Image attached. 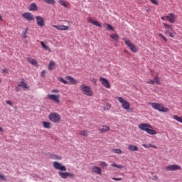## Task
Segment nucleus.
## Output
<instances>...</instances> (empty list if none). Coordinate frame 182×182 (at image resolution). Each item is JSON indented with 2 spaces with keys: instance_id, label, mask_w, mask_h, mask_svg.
Segmentation results:
<instances>
[{
  "instance_id": "aec40b11",
  "label": "nucleus",
  "mask_w": 182,
  "mask_h": 182,
  "mask_svg": "<svg viewBox=\"0 0 182 182\" xmlns=\"http://www.w3.org/2000/svg\"><path fill=\"white\" fill-rule=\"evenodd\" d=\"M27 62L31 63V65H33V66H38V61L31 58H27Z\"/></svg>"
},
{
  "instance_id": "423d86ee",
  "label": "nucleus",
  "mask_w": 182,
  "mask_h": 182,
  "mask_svg": "<svg viewBox=\"0 0 182 182\" xmlns=\"http://www.w3.org/2000/svg\"><path fill=\"white\" fill-rule=\"evenodd\" d=\"M48 119L52 123H59L60 122V115L58 112H51L48 115Z\"/></svg>"
},
{
  "instance_id": "8fccbe9b",
  "label": "nucleus",
  "mask_w": 182,
  "mask_h": 182,
  "mask_svg": "<svg viewBox=\"0 0 182 182\" xmlns=\"http://www.w3.org/2000/svg\"><path fill=\"white\" fill-rule=\"evenodd\" d=\"M51 93H59V90L53 89L51 90Z\"/></svg>"
},
{
  "instance_id": "3c124183",
  "label": "nucleus",
  "mask_w": 182,
  "mask_h": 182,
  "mask_svg": "<svg viewBox=\"0 0 182 182\" xmlns=\"http://www.w3.org/2000/svg\"><path fill=\"white\" fill-rule=\"evenodd\" d=\"M161 19L162 21H166V19H167V17H166V16H162V17H161Z\"/></svg>"
},
{
  "instance_id": "dca6fc26",
  "label": "nucleus",
  "mask_w": 182,
  "mask_h": 182,
  "mask_svg": "<svg viewBox=\"0 0 182 182\" xmlns=\"http://www.w3.org/2000/svg\"><path fill=\"white\" fill-rule=\"evenodd\" d=\"M66 80H68V82L70 83V85H77V80H76L73 77L70 75H68L65 77Z\"/></svg>"
},
{
  "instance_id": "37998d69",
  "label": "nucleus",
  "mask_w": 182,
  "mask_h": 182,
  "mask_svg": "<svg viewBox=\"0 0 182 182\" xmlns=\"http://www.w3.org/2000/svg\"><path fill=\"white\" fill-rule=\"evenodd\" d=\"M0 179L3 180V181H6V177H5L4 175L0 174Z\"/></svg>"
},
{
  "instance_id": "6e6d98bb",
  "label": "nucleus",
  "mask_w": 182,
  "mask_h": 182,
  "mask_svg": "<svg viewBox=\"0 0 182 182\" xmlns=\"http://www.w3.org/2000/svg\"><path fill=\"white\" fill-rule=\"evenodd\" d=\"M155 180H157L158 177L156 176H154Z\"/></svg>"
},
{
  "instance_id": "ea45409f",
  "label": "nucleus",
  "mask_w": 182,
  "mask_h": 182,
  "mask_svg": "<svg viewBox=\"0 0 182 182\" xmlns=\"http://www.w3.org/2000/svg\"><path fill=\"white\" fill-rule=\"evenodd\" d=\"M163 25L165 28H167V29H173V27H171V26H170L166 23H163Z\"/></svg>"
},
{
  "instance_id": "5701e85b",
  "label": "nucleus",
  "mask_w": 182,
  "mask_h": 182,
  "mask_svg": "<svg viewBox=\"0 0 182 182\" xmlns=\"http://www.w3.org/2000/svg\"><path fill=\"white\" fill-rule=\"evenodd\" d=\"M28 11H38V6L36 4L33 3L28 6Z\"/></svg>"
},
{
  "instance_id": "864d4df0",
  "label": "nucleus",
  "mask_w": 182,
  "mask_h": 182,
  "mask_svg": "<svg viewBox=\"0 0 182 182\" xmlns=\"http://www.w3.org/2000/svg\"><path fill=\"white\" fill-rule=\"evenodd\" d=\"M0 21H2V16L0 14Z\"/></svg>"
},
{
  "instance_id": "a18cd8bd",
  "label": "nucleus",
  "mask_w": 182,
  "mask_h": 182,
  "mask_svg": "<svg viewBox=\"0 0 182 182\" xmlns=\"http://www.w3.org/2000/svg\"><path fill=\"white\" fill-rule=\"evenodd\" d=\"M150 1L154 4V5H159V1H157V0H150Z\"/></svg>"
},
{
  "instance_id": "6ab92c4d",
  "label": "nucleus",
  "mask_w": 182,
  "mask_h": 182,
  "mask_svg": "<svg viewBox=\"0 0 182 182\" xmlns=\"http://www.w3.org/2000/svg\"><path fill=\"white\" fill-rule=\"evenodd\" d=\"M18 87H23V89H27L28 90L29 89V86L28 85V84H26L25 82V79H23V78L21 80V81L18 84Z\"/></svg>"
},
{
  "instance_id": "20e7f679",
  "label": "nucleus",
  "mask_w": 182,
  "mask_h": 182,
  "mask_svg": "<svg viewBox=\"0 0 182 182\" xmlns=\"http://www.w3.org/2000/svg\"><path fill=\"white\" fill-rule=\"evenodd\" d=\"M149 105L155 110H158L159 112H161L162 113H168V108L164 107V105L163 104L157 102H149Z\"/></svg>"
},
{
  "instance_id": "bb28decb",
  "label": "nucleus",
  "mask_w": 182,
  "mask_h": 182,
  "mask_svg": "<svg viewBox=\"0 0 182 182\" xmlns=\"http://www.w3.org/2000/svg\"><path fill=\"white\" fill-rule=\"evenodd\" d=\"M55 66H56L55 62L50 61L48 65V70H53V69H55Z\"/></svg>"
},
{
  "instance_id": "4c0bfd02",
  "label": "nucleus",
  "mask_w": 182,
  "mask_h": 182,
  "mask_svg": "<svg viewBox=\"0 0 182 182\" xmlns=\"http://www.w3.org/2000/svg\"><path fill=\"white\" fill-rule=\"evenodd\" d=\"M158 36L159 38H161V39H163V41H164L165 42H167V38L164 36H163V34L159 33Z\"/></svg>"
},
{
  "instance_id": "58836bf2",
  "label": "nucleus",
  "mask_w": 182,
  "mask_h": 182,
  "mask_svg": "<svg viewBox=\"0 0 182 182\" xmlns=\"http://www.w3.org/2000/svg\"><path fill=\"white\" fill-rule=\"evenodd\" d=\"M46 4H50L51 5H55V0H44Z\"/></svg>"
},
{
  "instance_id": "a878e982",
  "label": "nucleus",
  "mask_w": 182,
  "mask_h": 182,
  "mask_svg": "<svg viewBox=\"0 0 182 182\" xmlns=\"http://www.w3.org/2000/svg\"><path fill=\"white\" fill-rule=\"evenodd\" d=\"M50 158L52 160H62V156L53 154L50 155Z\"/></svg>"
},
{
  "instance_id": "473e14b6",
  "label": "nucleus",
  "mask_w": 182,
  "mask_h": 182,
  "mask_svg": "<svg viewBox=\"0 0 182 182\" xmlns=\"http://www.w3.org/2000/svg\"><path fill=\"white\" fill-rule=\"evenodd\" d=\"M58 80H59V82H60L61 83H63V85H68V81H66L65 79H63V77H58Z\"/></svg>"
},
{
  "instance_id": "4be33fe9",
  "label": "nucleus",
  "mask_w": 182,
  "mask_h": 182,
  "mask_svg": "<svg viewBox=\"0 0 182 182\" xmlns=\"http://www.w3.org/2000/svg\"><path fill=\"white\" fill-rule=\"evenodd\" d=\"M128 150L130 151H139V147H137L136 145H129L128 146Z\"/></svg>"
},
{
  "instance_id": "39448f33",
  "label": "nucleus",
  "mask_w": 182,
  "mask_h": 182,
  "mask_svg": "<svg viewBox=\"0 0 182 182\" xmlns=\"http://www.w3.org/2000/svg\"><path fill=\"white\" fill-rule=\"evenodd\" d=\"M80 90L83 95H85L86 96H93V90H92V87H90L89 85H80Z\"/></svg>"
},
{
  "instance_id": "5fc2aeb1",
  "label": "nucleus",
  "mask_w": 182,
  "mask_h": 182,
  "mask_svg": "<svg viewBox=\"0 0 182 182\" xmlns=\"http://www.w3.org/2000/svg\"><path fill=\"white\" fill-rule=\"evenodd\" d=\"M0 132H4V129L0 127Z\"/></svg>"
},
{
  "instance_id": "7ed1b4c3",
  "label": "nucleus",
  "mask_w": 182,
  "mask_h": 182,
  "mask_svg": "<svg viewBox=\"0 0 182 182\" xmlns=\"http://www.w3.org/2000/svg\"><path fill=\"white\" fill-rule=\"evenodd\" d=\"M116 99L121 104L122 109L127 110V112H133V108H130V102L129 101L124 100L123 97H116Z\"/></svg>"
},
{
  "instance_id": "1a4fd4ad",
  "label": "nucleus",
  "mask_w": 182,
  "mask_h": 182,
  "mask_svg": "<svg viewBox=\"0 0 182 182\" xmlns=\"http://www.w3.org/2000/svg\"><path fill=\"white\" fill-rule=\"evenodd\" d=\"M166 20L170 23H175L176 21H177V15H176V14H174L173 13H169L166 16Z\"/></svg>"
},
{
  "instance_id": "79ce46f5",
  "label": "nucleus",
  "mask_w": 182,
  "mask_h": 182,
  "mask_svg": "<svg viewBox=\"0 0 182 182\" xmlns=\"http://www.w3.org/2000/svg\"><path fill=\"white\" fill-rule=\"evenodd\" d=\"M146 83L148 85H154V80H149L148 81H146Z\"/></svg>"
},
{
  "instance_id": "9b49d317",
  "label": "nucleus",
  "mask_w": 182,
  "mask_h": 182,
  "mask_svg": "<svg viewBox=\"0 0 182 182\" xmlns=\"http://www.w3.org/2000/svg\"><path fill=\"white\" fill-rule=\"evenodd\" d=\"M166 171H176L177 170H181V166L173 164V165H169L166 167H165Z\"/></svg>"
},
{
  "instance_id": "13d9d810",
  "label": "nucleus",
  "mask_w": 182,
  "mask_h": 182,
  "mask_svg": "<svg viewBox=\"0 0 182 182\" xmlns=\"http://www.w3.org/2000/svg\"><path fill=\"white\" fill-rule=\"evenodd\" d=\"M0 83H1V80H0Z\"/></svg>"
},
{
  "instance_id": "f704fd0d",
  "label": "nucleus",
  "mask_w": 182,
  "mask_h": 182,
  "mask_svg": "<svg viewBox=\"0 0 182 182\" xmlns=\"http://www.w3.org/2000/svg\"><path fill=\"white\" fill-rule=\"evenodd\" d=\"M154 83H156V85H160V78H159V77L156 76L154 78Z\"/></svg>"
},
{
  "instance_id": "c03bdc74",
  "label": "nucleus",
  "mask_w": 182,
  "mask_h": 182,
  "mask_svg": "<svg viewBox=\"0 0 182 182\" xmlns=\"http://www.w3.org/2000/svg\"><path fill=\"white\" fill-rule=\"evenodd\" d=\"M112 180L114 181H122V178H112Z\"/></svg>"
},
{
  "instance_id": "f03ea898",
  "label": "nucleus",
  "mask_w": 182,
  "mask_h": 182,
  "mask_svg": "<svg viewBox=\"0 0 182 182\" xmlns=\"http://www.w3.org/2000/svg\"><path fill=\"white\" fill-rule=\"evenodd\" d=\"M139 129L142 130V132H146L148 134L151 136H156L157 134V131L152 129L153 127L150 124L141 123L138 125Z\"/></svg>"
},
{
  "instance_id": "c9c22d12",
  "label": "nucleus",
  "mask_w": 182,
  "mask_h": 182,
  "mask_svg": "<svg viewBox=\"0 0 182 182\" xmlns=\"http://www.w3.org/2000/svg\"><path fill=\"white\" fill-rule=\"evenodd\" d=\"M27 33H28V28H26V31H23V33H22V37L24 39H26V38H28Z\"/></svg>"
},
{
  "instance_id": "9d476101",
  "label": "nucleus",
  "mask_w": 182,
  "mask_h": 182,
  "mask_svg": "<svg viewBox=\"0 0 182 182\" xmlns=\"http://www.w3.org/2000/svg\"><path fill=\"white\" fill-rule=\"evenodd\" d=\"M36 22L40 28H43V26H45V18L41 16H36Z\"/></svg>"
},
{
  "instance_id": "c756f323",
  "label": "nucleus",
  "mask_w": 182,
  "mask_h": 182,
  "mask_svg": "<svg viewBox=\"0 0 182 182\" xmlns=\"http://www.w3.org/2000/svg\"><path fill=\"white\" fill-rule=\"evenodd\" d=\"M58 4H60V5H62V6H64V8H68V3L63 0H59Z\"/></svg>"
},
{
  "instance_id": "f8f14e48",
  "label": "nucleus",
  "mask_w": 182,
  "mask_h": 182,
  "mask_svg": "<svg viewBox=\"0 0 182 182\" xmlns=\"http://www.w3.org/2000/svg\"><path fill=\"white\" fill-rule=\"evenodd\" d=\"M22 18L28 21L29 22L33 21L35 18H33V14L32 13L26 12L21 14Z\"/></svg>"
},
{
  "instance_id": "b1692460",
  "label": "nucleus",
  "mask_w": 182,
  "mask_h": 182,
  "mask_svg": "<svg viewBox=\"0 0 182 182\" xmlns=\"http://www.w3.org/2000/svg\"><path fill=\"white\" fill-rule=\"evenodd\" d=\"M44 129H52V123L48 122H43Z\"/></svg>"
},
{
  "instance_id": "72a5a7b5",
  "label": "nucleus",
  "mask_w": 182,
  "mask_h": 182,
  "mask_svg": "<svg viewBox=\"0 0 182 182\" xmlns=\"http://www.w3.org/2000/svg\"><path fill=\"white\" fill-rule=\"evenodd\" d=\"M112 151H113V153H115L116 154H122L123 153L122 151V149H113Z\"/></svg>"
},
{
  "instance_id": "f3484780",
  "label": "nucleus",
  "mask_w": 182,
  "mask_h": 182,
  "mask_svg": "<svg viewBox=\"0 0 182 182\" xmlns=\"http://www.w3.org/2000/svg\"><path fill=\"white\" fill-rule=\"evenodd\" d=\"M87 22H89L90 23H92V25H94L95 26H98L99 28H102V24H100V23L90 18H87Z\"/></svg>"
},
{
  "instance_id": "2f4dec72",
  "label": "nucleus",
  "mask_w": 182,
  "mask_h": 182,
  "mask_svg": "<svg viewBox=\"0 0 182 182\" xmlns=\"http://www.w3.org/2000/svg\"><path fill=\"white\" fill-rule=\"evenodd\" d=\"M105 26L107 27V31H114V28L110 25V24H107V23H105Z\"/></svg>"
},
{
  "instance_id": "e433bc0d",
  "label": "nucleus",
  "mask_w": 182,
  "mask_h": 182,
  "mask_svg": "<svg viewBox=\"0 0 182 182\" xmlns=\"http://www.w3.org/2000/svg\"><path fill=\"white\" fill-rule=\"evenodd\" d=\"M112 167H116L117 168H123V165H117L116 164H112Z\"/></svg>"
},
{
  "instance_id": "2eb2a0df",
  "label": "nucleus",
  "mask_w": 182,
  "mask_h": 182,
  "mask_svg": "<svg viewBox=\"0 0 182 182\" xmlns=\"http://www.w3.org/2000/svg\"><path fill=\"white\" fill-rule=\"evenodd\" d=\"M53 28L58 29V31H69V26L62 25V26H55L53 25Z\"/></svg>"
},
{
  "instance_id": "6e6552de",
  "label": "nucleus",
  "mask_w": 182,
  "mask_h": 182,
  "mask_svg": "<svg viewBox=\"0 0 182 182\" xmlns=\"http://www.w3.org/2000/svg\"><path fill=\"white\" fill-rule=\"evenodd\" d=\"M48 100L55 102V103H60V95L50 94L47 95Z\"/></svg>"
},
{
  "instance_id": "4468645a",
  "label": "nucleus",
  "mask_w": 182,
  "mask_h": 182,
  "mask_svg": "<svg viewBox=\"0 0 182 182\" xmlns=\"http://www.w3.org/2000/svg\"><path fill=\"white\" fill-rule=\"evenodd\" d=\"M91 171H92V173H95L96 174H98L99 176L102 175V168H100V167L94 166L92 167Z\"/></svg>"
},
{
  "instance_id": "4d7b16f0",
  "label": "nucleus",
  "mask_w": 182,
  "mask_h": 182,
  "mask_svg": "<svg viewBox=\"0 0 182 182\" xmlns=\"http://www.w3.org/2000/svg\"><path fill=\"white\" fill-rule=\"evenodd\" d=\"M6 70H7L6 69H4V72H6Z\"/></svg>"
},
{
  "instance_id": "7c9ffc66",
  "label": "nucleus",
  "mask_w": 182,
  "mask_h": 182,
  "mask_svg": "<svg viewBox=\"0 0 182 182\" xmlns=\"http://www.w3.org/2000/svg\"><path fill=\"white\" fill-rule=\"evenodd\" d=\"M41 45L43 48V49H45V50H48L49 52L51 51L50 48L46 44H45V43L43 41L41 42Z\"/></svg>"
},
{
  "instance_id": "412c9836",
  "label": "nucleus",
  "mask_w": 182,
  "mask_h": 182,
  "mask_svg": "<svg viewBox=\"0 0 182 182\" xmlns=\"http://www.w3.org/2000/svg\"><path fill=\"white\" fill-rule=\"evenodd\" d=\"M165 33L166 35H169L171 38H174L176 35V31H174V30H171V32L170 31L167 30L165 31Z\"/></svg>"
},
{
  "instance_id": "f257e3e1",
  "label": "nucleus",
  "mask_w": 182,
  "mask_h": 182,
  "mask_svg": "<svg viewBox=\"0 0 182 182\" xmlns=\"http://www.w3.org/2000/svg\"><path fill=\"white\" fill-rule=\"evenodd\" d=\"M53 166L55 170H59L58 175L61 177V178H68V177H75V174L70 172H62L66 171V166L62 164L58 161H54L53 163Z\"/></svg>"
},
{
  "instance_id": "09e8293b",
  "label": "nucleus",
  "mask_w": 182,
  "mask_h": 182,
  "mask_svg": "<svg viewBox=\"0 0 182 182\" xmlns=\"http://www.w3.org/2000/svg\"><path fill=\"white\" fill-rule=\"evenodd\" d=\"M6 103L7 105H9V106H12V101H11V100H7V101H6Z\"/></svg>"
},
{
  "instance_id": "49530a36",
  "label": "nucleus",
  "mask_w": 182,
  "mask_h": 182,
  "mask_svg": "<svg viewBox=\"0 0 182 182\" xmlns=\"http://www.w3.org/2000/svg\"><path fill=\"white\" fill-rule=\"evenodd\" d=\"M45 75H46V70H43L41 72V77H45Z\"/></svg>"
},
{
  "instance_id": "603ef678",
  "label": "nucleus",
  "mask_w": 182,
  "mask_h": 182,
  "mask_svg": "<svg viewBox=\"0 0 182 182\" xmlns=\"http://www.w3.org/2000/svg\"><path fill=\"white\" fill-rule=\"evenodd\" d=\"M92 82L96 85V80L95 78L92 79Z\"/></svg>"
},
{
  "instance_id": "cd10ccee",
  "label": "nucleus",
  "mask_w": 182,
  "mask_h": 182,
  "mask_svg": "<svg viewBox=\"0 0 182 182\" xmlns=\"http://www.w3.org/2000/svg\"><path fill=\"white\" fill-rule=\"evenodd\" d=\"M109 38H111V39H113L114 41H115V42H119V35L118 34H111L109 36Z\"/></svg>"
},
{
  "instance_id": "a19ab883",
  "label": "nucleus",
  "mask_w": 182,
  "mask_h": 182,
  "mask_svg": "<svg viewBox=\"0 0 182 182\" xmlns=\"http://www.w3.org/2000/svg\"><path fill=\"white\" fill-rule=\"evenodd\" d=\"M100 166H102V167H107V163L104 162V161H101L100 162Z\"/></svg>"
},
{
  "instance_id": "ddd939ff",
  "label": "nucleus",
  "mask_w": 182,
  "mask_h": 182,
  "mask_svg": "<svg viewBox=\"0 0 182 182\" xmlns=\"http://www.w3.org/2000/svg\"><path fill=\"white\" fill-rule=\"evenodd\" d=\"M100 82H101V85L104 86V87H106L107 89H110V82L107 79L100 77Z\"/></svg>"
},
{
  "instance_id": "0eeeda50",
  "label": "nucleus",
  "mask_w": 182,
  "mask_h": 182,
  "mask_svg": "<svg viewBox=\"0 0 182 182\" xmlns=\"http://www.w3.org/2000/svg\"><path fill=\"white\" fill-rule=\"evenodd\" d=\"M122 41H125V45H127V46L129 48L132 52H133L134 53H136V52H137V47L134 46V44H133L131 41L126 40L125 38H122Z\"/></svg>"
},
{
  "instance_id": "de8ad7c7",
  "label": "nucleus",
  "mask_w": 182,
  "mask_h": 182,
  "mask_svg": "<svg viewBox=\"0 0 182 182\" xmlns=\"http://www.w3.org/2000/svg\"><path fill=\"white\" fill-rule=\"evenodd\" d=\"M110 107H112V105H108L104 107V110H109V109H110Z\"/></svg>"
},
{
  "instance_id": "393cba45",
  "label": "nucleus",
  "mask_w": 182,
  "mask_h": 182,
  "mask_svg": "<svg viewBox=\"0 0 182 182\" xmlns=\"http://www.w3.org/2000/svg\"><path fill=\"white\" fill-rule=\"evenodd\" d=\"M80 136H83V137H87L89 136V131L82 130L79 132Z\"/></svg>"
},
{
  "instance_id": "a211bd4d",
  "label": "nucleus",
  "mask_w": 182,
  "mask_h": 182,
  "mask_svg": "<svg viewBox=\"0 0 182 182\" xmlns=\"http://www.w3.org/2000/svg\"><path fill=\"white\" fill-rule=\"evenodd\" d=\"M100 133H106V132H109L110 131V127L107 125H104L101 128L98 129Z\"/></svg>"
},
{
  "instance_id": "c85d7f7f",
  "label": "nucleus",
  "mask_w": 182,
  "mask_h": 182,
  "mask_svg": "<svg viewBox=\"0 0 182 182\" xmlns=\"http://www.w3.org/2000/svg\"><path fill=\"white\" fill-rule=\"evenodd\" d=\"M142 146L145 148V149H150V147H153V149H157V146H156L155 145H153L151 144H143Z\"/></svg>"
}]
</instances>
